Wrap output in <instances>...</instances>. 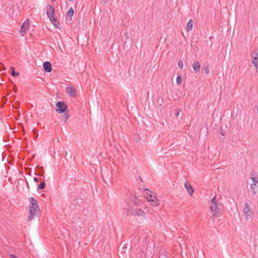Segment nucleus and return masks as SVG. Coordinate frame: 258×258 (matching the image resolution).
Listing matches in <instances>:
<instances>
[{"label": "nucleus", "mask_w": 258, "mask_h": 258, "mask_svg": "<svg viewBox=\"0 0 258 258\" xmlns=\"http://www.w3.org/2000/svg\"><path fill=\"white\" fill-rule=\"evenodd\" d=\"M184 187L187 190V192L189 194L190 196L192 195L193 193L194 192V189L191 186V185L190 184L189 182L188 181H186L184 183Z\"/></svg>", "instance_id": "nucleus-10"}, {"label": "nucleus", "mask_w": 258, "mask_h": 258, "mask_svg": "<svg viewBox=\"0 0 258 258\" xmlns=\"http://www.w3.org/2000/svg\"><path fill=\"white\" fill-rule=\"evenodd\" d=\"M252 63L255 67H258V53H256L255 55L252 57Z\"/></svg>", "instance_id": "nucleus-15"}, {"label": "nucleus", "mask_w": 258, "mask_h": 258, "mask_svg": "<svg viewBox=\"0 0 258 258\" xmlns=\"http://www.w3.org/2000/svg\"><path fill=\"white\" fill-rule=\"evenodd\" d=\"M192 68L195 72V73H197L200 71V65L199 62L198 61H196L192 64Z\"/></svg>", "instance_id": "nucleus-14"}, {"label": "nucleus", "mask_w": 258, "mask_h": 258, "mask_svg": "<svg viewBox=\"0 0 258 258\" xmlns=\"http://www.w3.org/2000/svg\"><path fill=\"white\" fill-rule=\"evenodd\" d=\"M243 212L245 217L247 220H249L252 218V211L248 204L246 203L243 209Z\"/></svg>", "instance_id": "nucleus-6"}, {"label": "nucleus", "mask_w": 258, "mask_h": 258, "mask_svg": "<svg viewBox=\"0 0 258 258\" xmlns=\"http://www.w3.org/2000/svg\"><path fill=\"white\" fill-rule=\"evenodd\" d=\"M39 207L38 205L35 206H31L30 207L29 213L30 215L28 217L30 220H31L34 216L38 212Z\"/></svg>", "instance_id": "nucleus-7"}, {"label": "nucleus", "mask_w": 258, "mask_h": 258, "mask_svg": "<svg viewBox=\"0 0 258 258\" xmlns=\"http://www.w3.org/2000/svg\"><path fill=\"white\" fill-rule=\"evenodd\" d=\"M47 15L50 20L52 23L53 21H56V19L55 18V11L54 9L50 5L47 6Z\"/></svg>", "instance_id": "nucleus-4"}, {"label": "nucleus", "mask_w": 258, "mask_h": 258, "mask_svg": "<svg viewBox=\"0 0 258 258\" xmlns=\"http://www.w3.org/2000/svg\"><path fill=\"white\" fill-rule=\"evenodd\" d=\"M73 15H74V10H73V8H70L69 11L67 12L66 15L68 17L72 18V16H73Z\"/></svg>", "instance_id": "nucleus-17"}, {"label": "nucleus", "mask_w": 258, "mask_h": 258, "mask_svg": "<svg viewBox=\"0 0 258 258\" xmlns=\"http://www.w3.org/2000/svg\"><path fill=\"white\" fill-rule=\"evenodd\" d=\"M33 179H34V181L35 182H38V179L37 178H36V177H34Z\"/></svg>", "instance_id": "nucleus-27"}, {"label": "nucleus", "mask_w": 258, "mask_h": 258, "mask_svg": "<svg viewBox=\"0 0 258 258\" xmlns=\"http://www.w3.org/2000/svg\"><path fill=\"white\" fill-rule=\"evenodd\" d=\"M192 27H193V22H192V20L190 19L188 22V23L186 25V28H187V31H189L191 30L192 29Z\"/></svg>", "instance_id": "nucleus-16"}, {"label": "nucleus", "mask_w": 258, "mask_h": 258, "mask_svg": "<svg viewBox=\"0 0 258 258\" xmlns=\"http://www.w3.org/2000/svg\"><path fill=\"white\" fill-rule=\"evenodd\" d=\"M30 23L28 20L25 21L21 27L20 32L22 36H24L29 27Z\"/></svg>", "instance_id": "nucleus-8"}, {"label": "nucleus", "mask_w": 258, "mask_h": 258, "mask_svg": "<svg viewBox=\"0 0 258 258\" xmlns=\"http://www.w3.org/2000/svg\"><path fill=\"white\" fill-rule=\"evenodd\" d=\"M67 108V106L62 101H59L56 104V111L59 113H64Z\"/></svg>", "instance_id": "nucleus-5"}, {"label": "nucleus", "mask_w": 258, "mask_h": 258, "mask_svg": "<svg viewBox=\"0 0 258 258\" xmlns=\"http://www.w3.org/2000/svg\"><path fill=\"white\" fill-rule=\"evenodd\" d=\"M11 70H12V71H11L12 76H13V77H17L19 75V73L18 72H16L15 71V68L14 67H12Z\"/></svg>", "instance_id": "nucleus-19"}, {"label": "nucleus", "mask_w": 258, "mask_h": 258, "mask_svg": "<svg viewBox=\"0 0 258 258\" xmlns=\"http://www.w3.org/2000/svg\"><path fill=\"white\" fill-rule=\"evenodd\" d=\"M250 179L252 182L250 184V189L252 191V195H255L258 191V176L256 174L251 173L250 175Z\"/></svg>", "instance_id": "nucleus-3"}, {"label": "nucleus", "mask_w": 258, "mask_h": 258, "mask_svg": "<svg viewBox=\"0 0 258 258\" xmlns=\"http://www.w3.org/2000/svg\"><path fill=\"white\" fill-rule=\"evenodd\" d=\"M131 200L133 201L135 205L137 206L140 205L142 203L141 199L136 195H134L133 197H132Z\"/></svg>", "instance_id": "nucleus-13"}, {"label": "nucleus", "mask_w": 258, "mask_h": 258, "mask_svg": "<svg viewBox=\"0 0 258 258\" xmlns=\"http://www.w3.org/2000/svg\"><path fill=\"white\" fill-rule=\"evenodd\" d=\"M203 71L205 72V74L207 75L209 73V67L207 66L203 68Z\"/></svg>", "instance_id": "nucleus-23"}, {"label": "nucleus", "mask_w": 258, "mask_h": 258, "mask_svg": "<svg viewBox=\"0 0 258 258\" xmlns=\"http://www.w3.org/2000/svg\"><path fill=\"white\" fill-rule=\"evenodd\" d=\"M43 67L44 71L47 73H49L51 71L52 66L50 62L48 61H45L43 64Z\"/></svg>", "instance_id": "nucleus-11"}, {"label": "nucleus", "mask_w": 258, "mask_h": 258, "mask_svg": "<svg viewBox=\"0 0 258 258\" xmlns=\"http://www.w3.org/2000/svg\"><path fill=\"white\" fill-rule=\"evenodd\" d=\"M45 187V183L44 181H42L37 187V189L40 190L41 189H43Z\"/></svg>", "instance_id": "nucleus-20"}, {"label": "nucleus", "mask_w": 258, "mask_h": 258, "mask_svg": "<svg viewBox=\"0 0 258 258\" xmlns=\"http://www.w3.org/2000/svg\"><path fill=\"white\" fill-rule=\"evenodd\" d=\"M131 214L133 215L142 216L145 217V212L140 208H136L132 209L130 212Z\"/></svg>", "instance_id": "nucleus-9"}, {"label": "nucleus", "mask_w": 258, "mask_h": 258, "mask_svg": "<svg viewBox=\"0 0 258 258\" xmlns=\"http://www.w3.org/2000/svg\"><path fill=\"white\" fill-rule=\"evenodd\" d=\"M10 258H18L17 257H16L14 254H11L10 255Z\"/></svg>", "instance_id": "nucleus-24"}, {"label": "nucleus", "mask_w": 258, "mask_h": 258, "mask_svg": "<svg viewBox=\"0 0 258 258\" xmlns=\"http://www.w3.org/2000/svg\"><path fill=\"white\" fill-rule=\"evenodd\" d=\"M178 66L180 69H182L183 67V63L182 60H179L178 62Z\"/></svg>", "instance_id": "nucleus-22"}, {"label": "nucleus", "mask_w": 258, "mask_h": 258, "mask_svg": "<svg viewBox=\"0 0 258 258\" xmlns=\"http://www.w3.org/2000/svg\"><path fill=\"white\" fill-rule=\"evenodd\" d=\"M56 22V21H53V23H52V24H53V25L54 26V27L55 28H57L58 27H57V25L55 24V22Z\"/></svg>", "instance_id": "nucleus-26"}, {"label": "nucleus", "mask_w": 258, "mask_h": 258, "mask_svg": "<svg viewBox=\"0 0 258 258\" xmlns=\"http://www.w3.org/2000/svg\"><path fill=\"white\" fill-rule=\"evenodd\" d=\"M66 92L71 96H75L76 94V89L72 87H67L66 88Z\"/></svg>", "instance_id": "nucleus-12"}, {"label": "nucleus", "mask_w": 258, "mask_h": 258, "mask_svg": "<svg viewBox=\"0 0 258 258\" xmlns=\"http://www.w3.org/2000/svg\"><path fill=\"white\" fill-rule=\"evenodd\" d=\"M176 115L178 116L179 114V111L178 110V109H176Z\"/></svg>", "instance_id": "nucleus-28"}, {"label": "nucleus", "mask_w": 258, "mask_h": 258, "mask_svg": "<svg viewBox=\"0 0 258 258\" xmlns=\"http://www.w3.org/2000/svg\"><path fill=\"white\" fill-rule=\"evenodd\" d=\"M29 201L31 203V206H36V205H37V202L34 198L31 197L29 199Z\"/></svg>", "instance_id": "nucleus-18"}, {"label": "nucleus", "mask_w": 258, "mask_h": 258, "mask_svg": "<svg viewBox=\"0 0 258 258\" xmlns=\"http://www.w3.org/2000/svg\"><path fill=\"white\" fill-rule=\"evenodd\" d=\"M135 140H136V141L137 142H139V141L140 140V139H139V138L138 137V136H137V137H136V136H135Z\"/></svg>", "instance_id": "nucleus-25"}, {"label": "nucleus", "mask_w": 258, "mask_h": 258, "mask_svg": "<svg viewBox=\"0 0 258 258\" xmlns=\"http://www.w3.org/2000/svg\"><path fill=\"white\" fill-rule=\"evenodd\" d=\"M210 209L212 216L214 217L219 216L221 211V209L219 207V205L216 201V197H214L210 202Z\"/></svg>", "instance_id": "nucleus-2"}, {"label": "nucleus", "mask_w": 258, "mask_h": 258, "mask_svg": "<svg viewBox=\"0 0 258 258\" xmlns=\"http://www.w3.org/2000/svg\"><path fill=\"white\" fill-rule=\"evenodd\" d=\"M181 81V78L180 76H178L176 78V83L178 85L180 84Z\"/></svg>", "instance_id": "nucleus-21"}, {"label": "nucleus", "mask_w": 258, "mask_h": 258, "mask_svg": "<svg viewBox=\"0 0 258 258\" xmlns=\"http://www.w3.org/2000/svg\"><path fill=\"white\" fill-rule=\"evenodd\" d=\"M105 3H107L109 0H103Z\"/></svg>", "instance_id": "nucleus-29"}, {"label": "nucleus", "mask_w": 258, "mask_h": 258, "mask_svg": "<svg viewBox=\"0 0 258 258\" xmlns=\"http://www.w3.org/2000/svg\"><path fill=\"white\" fill-rule=\"evenodd\" d=\"M144 196L150 205L153 207H157L159 204V200L156 194L148 188L144 189Z\"/></svg>", "instance_id": "nucleus-1"}]
</instances>
